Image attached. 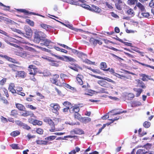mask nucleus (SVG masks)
Segmentation results:
<instances>
[{
  "instance_id": "49",
  "label": "nucleus",
  "mask_w": 154,
  "mask_h": 154,
  "mask_svg": "<svg viewBox=\"0 0 154 154\" xmlns=\"http://www.w3.org/2000/svg\"><path fill=\"white\" fill-rule=\"evenodd\" d=\"M103 79L104 80H106L107 81L109 82H112V83L114 82V81L113 80H112V79H111L108 78L106 77H104L103 78Z\"/></svg>"
},
{
  "instance_id": "42",
  "label": "nucleus",
  "mask_w": 154,
  "mask_h": 154,
  "mask_svg": "<svg viewBox=\"0 0 154 154\" xmlns=\"http://www.w3.org/2000/svg\"><path fill=\"white\" fill-rule=\"evenodd\" d=\"M128 100H131L134 97V95L133 94L130 93L128 94Z\"/></svg>"
},
{
  "instance_id": "13",
  "label": "nucleus",
  "mask_w": 154,
  "mask_h": 154,
  "mask_svg": "<svg viewBox=\"0 0 154 154\" xmlns=\"http://www.w3.org/2000/svg\"><path fill=\"white\" fill-rule=\"evenodd\" d=\"M137 7L139 9L140 11L143 12L145 10L144 6L139 2H138L136 4Z\"/></svg>"
},
{
  "instance_id": "29",
  "label": "nucleus",
  "mask_w": 154,
  "mask_h": 154,
  "mask_svg": "<svg viewBox=\"0 0 154 154\" xmlns=\"http://www.w3.org/2000/svg\"><path fill=\"white\" fill-rule=\"evenodd\" d=\"M42 124V122L40 121H39L37 120H34L32 122V124L35 125H41Z\"/></svg>"
},
{
  "instance_id": "40",
  "label": "nucleus",
  "mask_w": 154,
  "mask_h": 154,
  "mask_svg": "<svg viewBox=\"0 0 154 154\" xmlns=\"http://www.w3.org/2000/svg\"><path fill=\"white\" fill-rule=\"evenodd\" d=\"M26 22L29 24L31 26H33L34 25V22L31 21L29 19H27L26 20Z\"/></svg>"
},
{
  "instance_id": "46",
  "label": "nucleus",
  "mask_w": 154,
  "mask_h": 154,
  "mask_svg": "<svg viewBox=\"0 0 154 154\" xmlns=\"http://www.w3.org/2000/svg\"><path fill=\"white\" fill-rule=\"evenodd\" d=\"M149 6L151 8H154V0H151L149 3Z\"/></svg>"
},
{
  "instance_id": "21",
  "label": "nucleus",
  "mask_w": 154,
  "mask_h": 154,
  "mask_svg": "<svg viewBox=\"0 0 154 154\" xmlns=\"http://www.w3.org/2000/svg\"><path fill=\"white\" fill-rule=\"evenodd\" d=\"M127 13L128 15H130L132 17L134 16L135 14V13L133 9L129 7L128 8V10L127 11Z\"/></svg>"
},
{
  "instance_id": "27",
  "label": "nucleus",
  "mask_w": 154,
  "mask_h": 154,
  "mask_svg": "<svg viewBox=\"0 0 154 154\" xmlns=\"http://www.w3.org/2000/svg\"><path fill=\"white\" fill-rule=\"evenodd\" d=\"M26 34L28 36H31L32 35V30L29 28H26L25 29Z\"/></svg>"
},
{
  "instance_id": "57",
  "label": "nucleus",
  "mask_w": 154,
  "mask_h": 154,
  "mask_svg": "<svg viewBox=\"0 0 154 154\" xmlns=\"http://www.w3.org/2000/svg\"><path fill=\"white\" fill-rule=\"evenodd\" d=\"M36 47L41 49L42 51H48V52L49 51V50L46 49L45 48H43L41 47H39L38 46H36Z\"/></svg>"
},
{
  "instance_id": "52",
  "label": "nucleus",
  "mask_w": 154,
  "mask_h": 154,
  "mask_svg": "<svg viewBox=\"0 0 154 154\" xmlns=\"http://www.w3.org/2000/svg\"><path fill=\"white\" fill-rule=\"evenodd\" d=\"M141 15L144 17H149V14L148 13H141Z\"/></svg>"
},
{
  "instance_id": "9",
  "label": "nucleus",
  "mask_w": 154,
  "mask_h": 154,
  "mask_svg": "<svg viewBox=\"0 0 154 154\" xmlns=\"http://www.w3.org/2000/svg\"><path fill=\"white\" fill-rule=\"evenodd\" d=\"M23 111L21 112V115L22 116L26 117L30 116L31 117H34V114L31 112L26 110H24Z\"/></svg>"
},
{
  "instance_id": "34",
  "label": "nucleus",
  "mask_w": 154,
  "mask_h": 154,
  "mask_svg": "<svg viewBox=\"0 0 154 154\" xmlns=\"http://www.w3.org/2000/svg\"><path fill=\"white\" fill-rule=\"evenodd\" d=\"M21 126L23 128L27 130H29L31 128L29 126H28L27 125L23 123Z\"/></svg>"
},
{
  "instance_id": "17",
  "label": "nucleus",
  "mask_w": 154,
  "mask_h": 154,
  "mask_svg": "<svg viewBox=\"0 0 154 154\" xmlns=\"http://www.w3.org/2000/svg\"><path fill=\"white\" fill-rule=\"evenodd\" d=\"M15 39L10 36H8L5 38V41L8 44H10V42H14Z\"/></svg>"
},
{
  "instance_id": "63",
  "label": "nucleus",
  "mask_w": 154,
  "mask_h": 154,
  "mask_svg": "<svg viewBox=\"0 0 154 154\" xmlns=\"http://www.w3.org/2000/svg\"><path fill=\"white\" fill-rule=\"evenodd\" d=\"M143 153L144 152H143V150L141 149L138 150L136 152L137 154H143Z\"/></svg>"
},
{
  "instance_id": "14",
  "label": "nucleus",
  "mask_w": 154,
  "mask_h": 154,
  "mask_svg": "<svg viewBox=\"0 0 154 154\" xmlns=\"http://www.w3.org/2000/svg\"><path fill=\"white\" fill-rule=\"evenodd\" d=\"M17 10L18 11H20V12H21L24 13L26 14H33L34 15H38V14H35V13H33L32 12H29V11H26V10L24 9H17Z\"/></svg>"
},
{
  "instance_id": "48",
  "label": "nucleus",
  "mask_w": 154,
  "mask_h": 154,
  "mask_svg": "<svg viewBox=\"0 0 154 154\" xmlns=\"http://www.w3.org/2000/svg\"><path fill=\"white\" fill-rule=\"evenodd\" d=\"M26 107L29 108L31 109L32 110H34L36 109V108L35 107L30 104H28L26 105Z\"/></svg>"
},
{
  "instance_id": "56",
  "label": "nucleus",
  "mask_w": 154,
  "mask_h": 154,
  "mask_svg": "<svg viewBox=\"0 0 154 154\" xmlns=\"http://www.w3.org/2000/svg\"><path fill=\"white\" fill-rule=\"evenodd\" d=\"M115 6L116 8L118 10H121L122 9V8L120 4L116 3Z\"/></svg>"
},
{
  "instance_id": "38",
  "label": "nucleus",
  "mask_w": 154,
  "mask_h": 154,
  "mask_svg": "<svg viewBox=\"0 0 154 154\" xmlns=\"http://www.w3.org/2000/svg\"><path fill=\"white\" fill-rule=\"evenodd\" d=\"M141 103L140 102H133L132 104V106H138L141 105Z\"/></svg>"
},
{
  "instance_id": "53",
  "label": "nucleus",
  "mask_w": 154,
  "mask_h": 154,
  "mask_svg": "<svg viewBox=\"0 0 154 154\" xmlns=\"http://www.w3.org/2000/svg\"><path fill=\"white\" fill-rule=\"evenodd\" d=\"M106 5L110 9L113 8V7L112 6V4H109V3L106 2Z\"/></svg>"
},
{
  "instance_id": "32",
  "label": "nucleus",
  "mask_w": 154,
  "mask_h": 154,
  "mask_svg": "<svg viewBox=\"0 0 154 154\" xmlns=\"http://www.w3.org/2000/svg\"><path fill=\"white\" fill-rule=\"evenodd\" d=\"M20 134V132L19 131H16L12 132L11 133V135L13 137H15L16 136L19 135Z\"/></svg>"
},
{
  "instance_id": "35",
  "label": "nucleus",
  "mask_w": 154,
  "mask_h": 154,
  "mask_svg": "<svg viewBox=\"0 0 154 154\" xmlns=\"http://www.w3.org/2000/svg\"><path fill=\"white\" fill-rule=\"evenodd\" d=\"M50 81L52 83L55 84L57 85L61 86V83H60L59 84L58 83H57V81L56 80V79H51L50 80Z\"/></svg>"
},
{
  "instance_id": "12",
  "label": "nucleus",
  "mask_w": 154,
  "mask_h": 154,
  "mask_svg": "<svg viewBox=\"0 0 154 154\" xmlns=\"http://www.w3.org/2000/svg\"><path fill=\"white\" fill-rule=\"evenodd\" d=\"M74 132L76 134H82L84 133V131L82 129L77 128L74 130L71 131V132Z\"/></svg>"
},
{
  "instance_id": "47",
  "label": "nucleus",
  "mask_w": 154,
  "mask_h": 154,
  "mask_svg": "<svg viewBox=\"0 0 154 154\" xmlns=\"http://www.w3.org/2000/svg\"><path fill=\"white\" fill-rule=\"evenodd\" d=\"M76 79L79 82V84L80 85H82L83 84V82L81 78H79V77H77Z\"/></svg>"
},
{
  "instance_id": "59",
  "label": "nucleus",
  "mask_w": 154,
  "mask_h": 154,
  "mask_svg": "<svg viewBox=\"0 0 154 154\" xmlns=\"http://www.w3.org/2000/svg\"><path fill=\"white\" fill-rule=\"evenodd\" d=\"M145 148L147 149H148L151 147V145L149 143H147L144 146Z\"/></svg>"
},
{
  "instance_id": "7",
  "label": "nucleus",
  "mask_w": 154,
  "mask_h": 154,
  "mask_svg": "<svg viewBox=\"0 0 154 154\" xmlns=\"http://www.w3.org/2000/svg\"><path fill=\"white\" fill-rule=\"evenodd\" d=\"M63 57H62L58 56L57 59L59 60L66 61V62L68 61H74L75 60L74 59L70 57H69L66 56H63Z\"/></svg>"
},
{
  "instance_id": "30",
  "label": "nucleus",
  "mask_w": 154,
  "mask_h": 154,
  "mask_svg": "<svg viewBox=\"0 0 154 154\" xmlns=\"http://www.w3.org/2000/svg\"><path fill=\"white\" fill-rule=\"evenodd\" d=\"M36 143L38 144L46 145L47 142L42 140H37L36 141Z\"/></svg>"
},
{
  "instance_id": "45",
  "label": "nucleus",
  "mask_w": 154,
  "mask_h": 154,
  "mask_svg": "<svg viewBox=\"0 0 154 154\" xmlns=\"http://www.w3.org/2000/svg\"><path fill=\"white\" fill-rule=\"evenodd\" d=\"M17 111L15 110H12L11 115L13 116H17Z\"/></svg>"
},
{
  "instance_id": "60",
  "label": "nucleus",
  "mask_w": 154,
  "mask_h": 154,
  "mask_svg": "<svg viewBox=\"0 0 154 154\" xmlns=\"http://www.w3.org/2000/svg\"><path fill=\"white\" fill-rule=\"evenodd\" d=\"M109 115L108 114H107L105 116L102 117V119H104V120L106 119H108L109 118Z\"/></svg>"
},
{
  "instance_id": "8",
  "label": "nucleus",
  "mask_w": 154,
  "mask_h": 154,
  "mask_svg": "<svg viewBox=\"0 0 154 154\" xmlns=\"http://www.w3.org/2000/svg\"><path fill=\"white\" fill-rule=\"evenodd\" d=\"M90 42L91 44H92L95 46L98 43L100 45L102 44V42L100 40L95 39L93 38H91L90 39Z\"/></svg>"
},
{
  "instance_id": "2",
  "label": "nucleus",
  "mask_w": 154,
  "mask_h": 154,
  "mask_svg": "<svg viewBox=\"0 0 154 154\" xmlns=\"http://www.w3.org/2000/svg\"><path fill=\"white\" fill-rule=\"evenodd\" d=\"M44 121L45 122L48 123L51 127L49 129L51 132H53L57 131H59L62 130L63 128H56L55 127V124L52 120L49 118H45L44 119Z\"/></svg>"
},
{
  "instance_id": "62",
  "label": "nucleus",
  "mask_w": 154,
  "mask_h": 154,
  "mask_svg": "<svg viewBox=\"0 0 154 154\" xmlns=\"http://www.w3.org/2000/svg\"><path fill=\"white\" fill-rule=\"evenodd\" d=\"M29 139H30L31 138H34L35 137V136L34 135H31L30 134H29L26 136Z\"/></svg>"
},
{
  "instance_id": "43",
  "label": "nucleus",
  "mask_w": 154,
  "mask_h": 154,
  "mask_svg": "<svg viewBox=\"0 0 154 154\" xmlns=\"http://www.w3.org/2000/svg\"><path fill=\"white\" fill-rule=\"evenodd\" d=\"M100 67L102 69H103V68L105 69L106 68V63L102 62L101 63L100 65Z\"/></svg>"
},
{
  "instance_id": "23",
  "label": "nucleus",
  "mask_w": 154,
  "mask_h": 154,
  "mask_svg": "<svg viewBox=\"0 0 154 154\" xmlns=\"http://www.w3.org/2000/svg\"><path fill=\"white\" fill-rule=\"evenodd\" d=\"M134 91L137 93L136 94V96L138 97L140 95L141 93L143 91V90L140 88H134Z\"/></svg>"
},
{
  "instance_id": "64",
  "label": "nucleus",
  "mask_w": 154,
  "mask_h": 154,
  "mask_svg": "<svg viewBox=\"0 0 154 154\" xmlns=\"http://www.w3.org/2000/svg\"><path fill=\"white\" fill-rule=\"evenodd\" d=\"M60 77L61 79H65L67 78V76L65 74L62 73L60 74Z\"/></svg>"
},
{
  "instance_id": "1",
  "label": "nucleus",
  "mask_w": 154,
  "mask_h": 154,
  "mask_svg": "<svg viewBox=\"0 0 154 154\" xmlns=\"http://www.w3.org/2000/svg\"><path fill=\"white\" fill-rule=\"evenodd\" d=\"M46 37V34L43 32L36 31L34 33V41L36 43H38L43 39L42 38H45Z\"/></svg>"
},
{
  "instance_id": "41",
  "label": "nucleus",
  "mask_w": 154,
  "mask_h": 154,
  "mask_svg": "<svg viewBox=\"0 0 154 154\" xmlns=\"http://www.w3.org/2000/svg\"><path fill=\"white\" fill-rule=\"evenodd\" d=\"M7 79L6 78H3L0 81V85H4L6 83Z\"/></svg>"
},
{
  "instance_id": "3",
  "label": "nucleus",
  "mask_w": 154,
  "mask_h": 154,
  "mask_svg": "<svg viewBox=\"0 0 154 154\" xmlns=\"http://www.w3.org/2000/svg\"><path fill=\"white\" fill-rule=\"evenodd\" d=\"M53 44V42L47 39H42L40 43V45L42 46L45 45L46 46H48V47L50 48H52Z\"/></svg>"
},
{
  "instance_id": "25",
  "label": "nucleus",
  "mask_w": 154,
  "mask_h": 154,
  "mask_svg": "<svg viewBox=\"0 0 154 154\" xmlns=\"http://www.w3.org/2000/svg\"><path fill=\"white\" fill-rule=\"evenodd\" d=\"M16 107L20 110H23L25 109V107L22 104L19 103H16Z\"/></svg>"
},
{
  "instance_id": "51",
  "label": "nucleus",
  "mask_w": 154,
  "mask_h": 154,
  "mask_svg": "<svg viewBox=\"0 0 154 154\" xmlns=\"http://www.w3.org/2000/svg\"><path fill=\"white\" fill-rule=\"evenodd\" d=\"M20 56L21 57L25 58L27 57V54L26 53L23 52V53H20Z\"/></svg>"
},
{
  "instance_id": "31",
  "label": "nucleus",
  "mask_w": 154,
  "mask_h": 154,
  "mask_svg": "<svg viewBox=\"0 0 154 154\" xmlns=\"http://www.w3.org/2000/svg\"><path fill=\"white\" fill-rule=\"evenodd\" d=\"M65 26L72 30H77V29L73 27L72 25L71 24L69 23L66 24V25H65Z\"/></svg>"
},
{
  "instance_id": "19",
  "label": "nucleus",
  "mask_w": 154,
  "mask_h": 154,
  "mask_svg": "<svg viewBox=\"0 0 154 154\" xmlns=\"http://www.w3.org/2000/svg\"><path fill=\"white\" fill-rule=\"evenodd\" d=\"M140 75L142 77L141 79L143 81H147L148 79H151L148 75L142 74H140Z\"/></svg>"
},
{
  "instance_id": "24",
  "label": "nucleus",
  "mask_w": 154,
  "mask_h": 154,
  "mask_svg": "<svg viewBox=\"0 0 154 154\" xmlns=\"http://www.w3.org/2000/svg\"><path fill=\"white\" fill-rule=\"evenodd\" d=\"M127 4L129 5H134L137 4L138 2L137 0H128L127 1Z\"/></svg>"
},
{
  "instance_id": "5",
  "label": "nucleus",
  "mask_w": 154,
  "mask_h": 154,
  "mask_svg": "<svg viewBox=\"0 0 154 154\" xmlns=\"http://www.w3.org/2000/svg\"><path fill=\"white\" fill-rule=\"evenodd\" d=\"M50 106L53 112L56 114H58V111L60 109V107L58 104L51 103L50 105Z\"/></svg>"
},
{
  "instance_id": "22",
  "label": "nucleus",
  "mask_w": 154,
  "mask_h": 154,
  "mask_svg": "<svg viewBox=\"0 0 154 154\" xmlns=\"http://www.w3.org/2000/svg\"><path fill=\"white\" fill-rule=\"evenodd\" d=\"M137 81L138 82V85L139 87H141L143 88H146V86L143 82L139 79L137 80Z\"/></svg>"
},
{
  "instance_id": "54",
  "label": "nucleus",
  "mask_w": 154,
  "mask_h": 154,
  "mask_svg": "<svg viewBox=\"0 0 154 154\" xmlns=\"http://www.w3.org/2000/svg\"><path fill=\"white\" fill-rule=\"evenodd\" d=\"M58 44L59 45H60V46H61L64 47L65 48H66V49H71V48L67 46L66 45H65L60 44H59V43H58Z\"/></svg>"
},
{
  "instance_id": "20",
  "label": "nucleus",
  "mask_w": 154,
  "mask_h": 154,
  "mask_svg": "<svg viewBox=\"0 0 154 154\" xmlns=\"http://www.w3.org/2000/svg\"><path fill=\"white\" fill-rule=\"evenodd\" d=\"M91 119L90 118L87 117H82V122L85 123H87L90 122Z\"/></svg>"
},
{
  "instance_id": "26",
  "label": "nucleus",
  "mask_w": 154,
  "mask_h": 154,
  "mask_svg": "<svg viewBox=\"0 0 154 154\" xmlns=\"http://www.w3.org/2000/svg\"><path fill=\"white\" fill-rule=\"evenodd\" d=\"M74 117L75 119L81 121L82 117H81V115L78 113H75L74 114Z\"/></svg>"
},
{
  "instance_id": "50",
  "label": "nucleus",
  "mask_w": 154,
  "mask_h": 154,
  "mask_svg": "<svg viewBox=\"0 0 154 154\" xmlns=\"http://www.w3.org/2000/svg\"><path fill=\"white\" fill-rule=\"evenodd\" d=\"M36 132L39 134H43V131L41 128H38L37 129Z\"/></svg>"
},
{
  "instance_id": "18",
  "label": "nucleus",
  "mask_w": 154,
  "mask_h": 154,
  "mask_svg": "<svg viewBox=\"0 0 154 154\" xmlns=\"http://www.w3.org/2000/svg\"><path fill=\"white\" fill-rule=\"evenodd\" d=\"M0 57H4L7 60L11 62L14 63H15V60L14 59L10 58L7 55L3 56V55L0 54Z\"/></svg>"
},
{
  "instance_id": "55",
  "label": "nucleus",
  "mask_w": 154,
  "mask_h": 154,
  "mask_svg": "<svg viewBox=\"0 0 154 154\" xmlns=\"http://www.w3.org/2000/svg\"><path fill=\"white\" fill-rule=\"evenodd\" d=\"M61 86L63 85L65 87H66V88H69L70 85H69V84L66 83H64V82H61Z\"/></svg>"
},
{
  "instance_id": "16",
  "label": "nucleus",
  "mask_w": 154,
  "mask_h": 154,
  "mask_svg": "<svg viewBox=\"0 0 154 154\" xmlns=\"http://www.w3.org/2000/svg\"><path fill=\"white\" fill-rule=\"evenodd\" d=\"M9 66L12 68L13 71L15 72L17 71V69H20L21 67L20 66H17L14 64H11L9 65Z\"/></svg>"
},
{
  "instance_id": "61",
  "label": "nucleus",
  "mask_w": 154,
  "mask_h": 154,
  "mask_svg": "<svg viewBox=\"0 0 154 154\" xmlns=\"http://www.w3.org/2000/svg\"><path fill=\"white\" fill-rule=\"evenodd\" d=\"M42 57V58L46 60H47L48 61H51V59L49 57L46 56H43Z\"/></svg>"
},
{
  "instance_id": "4",
  "label": "nucleus",
  "mask_w": 154,
  "mask_h": 154,
  "mask_svg": "<svg viewBox=\"0 0 154 154\" xmlns=\"http://www.w3.org/2000/svg\"><path fill=\"white\" fill-rule=\"evenodd\" d=\"M28 70L29 72V74L32 75L33 76L36 75L37 72V69L36 66L33 65H31L29 66Z\"/></svg>"
},
{
  "instance_id": "10",
  "label": "nucleus",
  "mask_w": 154,
  "mask_h": 154,
  "mask_svg": "<svg viewBox=\"0 0 154 154\" xmlns=\"http://www.w3.org/2000/svg\"><path fill=\"white\" fill-rule=\"evenodd\" d=\"M91 10L97 13H100L102 11L101 9L98 7L94 5L92 6V8H91Z\"/></svg>"
},
{
  "instance_id": "58",
  "label": "nucleus",
  "mask_w": 154,
  "mask_h": 154,
  "mask_svg": "<svg viewBox=\"0 0 154 154\" xmlns=\"http://www.w3.org/2000/svg\"><path fill=\"white\" fill-rule=\"evenodd\" d=\"M1 121L3 122H7V119L3 117V116H1Z\"/></svg>"
},
{
  "instance_id": "28",
  "label": "nucleus",
  "mask_w": 154,
  "mask_h": 154,
  "mask_svg": "<svg viewBox=\"0 0 154 154\" xmlns=\"http://www.w3.org/2000/svg\"><path fill=\"white\" fill-rule=\"evenodd\" d=\"M98 84L103 87H105L107 83L106 81L102 80H99L97 81Z\"/></svg>"
},
{
  "instance_id": "15",
  "label": "nucleus",
  "mask_w": 154,
  "mask_h": 154,
  "mask_svg": "<svg viewBox=\"0 0 154 154\" xmlns=\"http://www.w3.org/2000/svg\"><path fill=\"white\" fill-rule=\"evenodd\" d=\"M14 83H11L10 84L8 88L9 90L12 93H16V90L14 89Z\"/></svg>"
},
{
  "instance_id": "6",
  "label": "nucleus",
  "mask_w": 154,
  "mask_h": 154,
  "mask_svg": "<svg viewBox=\"0 0 154 154\" xmlns=\"http://www.w3.org/2000/svg\"><path fill=\"white\" fill-rule=\"evenodd\" d=\"M26 76V73L23 71H17L15 74V77H18L22 78H24Z\"/></svg>"
},
{
  "instance_id": "44",
  "label": "nucleus",
  "mask_w": 154,
  "mask_h": 154,
  "mask_svg": "<svg viewBox=\"0 0 154 154\" xmlns=\"http://www.w3.org/2000/svg\"><path fill=\"white\" fill-rule=\"evenodd\" d=\"M11 146L12 149H19V147L17 145L15 144H13L11 145Z\"/></svg>"
},
{
  "instance_id": "11",
  "label": "nucleus",
  "mask_w": 154,
  "mask_h": 154,
  "mask_svg": "<svg viewBox=\"0 0 154 154\" xmlns=\"http://www.w3.org/2000/svg\"><path fill=\"white\" fill-rule=\"evenodd\" d=\"M79 111V107L72 106L69 109V112L71 113H73L74 112L75 113H78V112Z\"/></svg>"
},
{
  "instance_id": "36",
  "label": "nucleus",
  "mask_w": 154,
  "mask_h": 154,
  "mask_svg": "<svg viewBox=\"0 0 154 154\" xmlns=\"http://www.w3.org/2000/svg\"><path fill=\"white\" fill-rule=\"evenodd\" d=\"M143 125L144 127L147 128L150 126V123L149 122L145 121L143 123Z\"/></svg>"
},
{
  "instance_id": "33",
  "label": "nucleus",
  "mask_w": 154,
  "mask_h": 154,
  "mask_svg": "<svg viewBox=\"0 0 154 154\" xmlns=\"http://www.w3.org/2000/svg\"><path fill=\"white\" fill-rule=\"evenodd\" d=\"M77 55L78 57L80 58H82L83 57H84V58H85V57H87V55L86 54L81 52H79L77 54Z\"/></svg>"
},
{
  "instance_id": "37",
  "label": "nucleus",
  "mask_w": 154,
  "mask_h": 154,
  "mask_svg": "<svg viewBox=\"0 0 154 154\" xmlns=\"http://www.w3.org/2000/svg\"><path fill=\"white\" fill-rule=\"evenodd\" d=\"M51 62L50 63V64L52 66H54L56 67H57L59 66V64L57 63L55 61H54L53 60H51Z\"/></svg>"
},
{
  "instance_id": "39",
  "label": "nucleus",
  "mask_w": 154,
  "mask_h": 154,
  "mask_svg": "<svg viewBox=\"0 0 154 154\" xmlns=\"http://www.w3.org/2000/svg\"><path fill=\"white\" fill-rule=\"evenodd\" d=\"M56 137V136H51L46 138L45 139L46 140H51L54 139Z\"/></svg>"
}]
</instances>
